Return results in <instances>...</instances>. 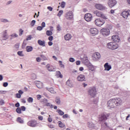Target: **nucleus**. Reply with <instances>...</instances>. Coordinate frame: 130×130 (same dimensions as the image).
I'll return each instance as SVG.
<instances>
[{
	"mask_svg": "<svg viewBox=\"0 0 130 130\" xmlns=\"http://www.w3.org/2000/svg\"><path fill=\"white\" fill-rule=\"evenodd\" d=\"M48 40L50 41H52V40H53V37L51 36H50V37H49V38H48Z\"/></svg>",
	"mask_w": 130,
	"mask_h": 130,
	"instance_id": "57",
	"label": "nucleus"
},
{
	"mask_svg": "<svg viewBox=\"0 0 130 130\" xmlns=\"http://www.w3.org/2000/svg\"><path fill=\"white\" fill-rule=\"evenodd\" d=\"M69 61H70V62H74L75 61V58H73V57H71L69 58Z\"/></svg>",
	"mask_w": 130,
	"mask_h": 130,
	"instance_id": "52",
	"label": "nucleus"
},
{
	"mask_svg": "<svg viewBox=\"0 0 130 130\" xmlns=\"http://www.w3.org/2000/svg\"><path fill=\"white\" fill-rule=\"evenodd\" d=\"M59 127H64V124L63 123H62V122H60L59 123Z\"/></svg>",
	"mask_w": 130,
	"mask_h": 130,
	"instance_id": "51",
	"label": "nucleus"
},
{
	"mask_svg": "<svg viewBox=\"0 0 130 130\" xmlns=\"http://www.w3.org/2000/svg\"><path fill=\"white\" fill-rule=\"evenodd\" d=\"M31 39H32V36L29 35V36H27L26 40L27 41H28V40H31Z\"/></svg>",
	"mask_w": 130,
	"mask_h": 130,
	"instance_id": "48",
	"label": "nucleus"
},
{
	"mask_svg": "<svg viewBox=\"0 0 130 130\" xmlns=\"http://www.w3.org/2000/svg\"><path fill=\"white\" fill-rule=\"evenodd\" d=\"M64 38L67 41L71 40L72 38V35H71V34H67L66 35L64 36Z\"/></svg>",
	"mask_w": 130,
	"mask_h": 130,
	"instance_id": "23",
	"label": "nucleus"
},
{
	"mask_svg": "<svg viewBox=\"0 0 130 130\" xmlns=\"http://www.w3.org/2000/svg\"><path fill=\"white\" fill-rule=\"evenodd\" d=\"M56 75L57 76H58L59 78H62V75H61V73H60V72L57 71L56 72Z\"/></svg>",
	"mask_w": 130,
	"mask_h": 130,
	"instance_id": "35",
	"label": "nucleus"
},
{
	"mask_svg": "<svg viewBox=\"0 0 130 130\" xmlns=\"http://www.w3.org/2000/svg\"><path fill=\"white\" fill-rule=\"evenodd\" d=\"M65 18H66L67 20H72L74 18L73 12L72 11L68 12L65 14Z\"/></svg>",
	"mask_w": 130,
	"mask_h": 130,
	"instance_id": "10",
	"label": "nucleus"
},
{
	"mask_svg": "<svg viewBox=\"0 0 130 130\" xmlns=\"http://www.w3.org/2000/svg\"><path fill=\"white\" fill-rule=\"evenodd\" d=\"M88 68L89 71H91V72H94V70H95V68H94V66H93L91 64L88 65Z\"/></svg>",
	"mask_w": 130,
	"mask_h": 130,
	"instance_id": "27",
	"label": "nucleus"
},
{
	"mask_svg": "<svg viewBox=\"0 0 130 130\" xmlns=\"http://www.w3.org/2000/svg\"><path fill=\"white\" fill-rule=\"evenodd\" d=\"M60 7H61V8H64V7H66V2H62L61 3Z\"/></svg>",
	"mask_w": 130,
	"mask_h": 130,
	"instance_id": "45",
	"label": "nucleus"
},
{
	"mask_svg": "<svg viewBox=\"0 0 130 130\" xmlns=\"http://www.w3.org/2000/svg\"><path fill=\"white\" fill-rule=\"evenodd\" d=\"M16 98H21V95L19 93H16Z\"/></svg>",
	"mask_w": 130,
	"mask_h": 130,
	"instance_id": "64",
	"label": "nucleus"
},
{
	"mask_svg": "<svg viewBox=\"0 0 130 130\" xmlns=\"http://www.w3.org/2000/svg\"><path fill=\"white\" fill-rule=\"evenodd\" d=\"M66 85L67 86H69V87H70V88H73L74 87V84H73V82L69 79L67 82H66Z\"/></svg>",
	"mask_w": 130,
	"mask_h": 130,
	"instance_id": "22",
	"label": "nucleus"
},
{
	"mask_svg": "<svg viewBox=\"0 0 130 130\" xmlns=\"http://www.w3.org/2000/svg\"><path fill=\"white\" fill-rule=\"evenodd\" d=\"M121 16L124 18V19H127L128 17V16H130V11H123L121 13Z\"/></svg>",
	"mask_w": 130,
	"mask_h": 130,
	"instance_id": "12",
	"label": "nucleus"
},
{
	"mask_svg": "<svg viewBox=\"0 0 130 130\" xmlns=\"http://www.w3.org/2000/svg\"><path fill=\"white\" fill-rule=\"evenodd\" d=\"M9 85V83L8 82H4L3 83V86L4 87H8V85Z\"/></svg>",
	"mask_w": 130,
	"mask_h": 130,
	"instance_id": "59",
	"label": "nucleus"
},
{
	"mask_svg": "<svg viewBox=\"0 0 130 130\" xmlns=\"http://www.w3.org/2000/svg\"><path fill=\"white\" fill-rule=\"evenodd\" d=\"M38 43L39 45H40L41 46H45V41H42L41 40H39L38 41Z\"/></svg>",
	"mask_w": 130,
	"mask_h": 130,
	"instance_id": "24",
	"label": "nucleus"
},
{
	"mask_svg": "<svg viewBox=\"0 0 130 130\" xmlns=\"http://www.w3.org/2000/svg\"><path fill=\"white\" fill-rule=\"evenodd\" d=\"M112 40L114 42H119V41L120 40L119 39V38H118V36H117V35L113 36L112 37Z\"/></svg>",
	"mask_w": 130,
	"mask_h": 130,
	"instance_id": "19",
	"label": "nucleus"
},
{
	"mask_svg": "<svg viewBox=\"0 0 130 130\" xmlns=\"http://www.w3.org/2000/svg\"><path fill=\"white\" fill-rule=\"evenodd\" d=\"M52 34V31L51 30L46 31V35H47V36H51Z\"/></svg>",
	"mask_w": 130,
	"mask_h": 130,
	"instance_id": "32",
	"label": "nucleus"
},
{
	"mask_svg": "<svg viewBox=\"0 0 130 130\" xmlns=\"http://www.w3.org/2000/svg\"><path fill=\"white\" fill-rule=\"evenodd\" d=\"M43 29V27L41 26H39L37 27V30L39 31H41Z\"/></svg>",
	"mask_w": 130,
	"mask_h": 130,
	"instance_id": "49",
	"label": "nucleus"
},
{
	"mask_svg": "<svg viewBox=\"0 0 130 130\" xmlns=\"http://www.w3.org/2000/svg\"><path fill=\"white\" fill-rule=\"evenodd\" d=\"M55 102L58 105H59V104H60V99H59V98H56V100H55Z\"/></svg>",
	"mask_w": 130,
	"mask_h": 130,
	"instance_id": "42",
	"label": "nucleus"
},
{
	"mask_svg": "<svg viewBox=\"0 0 130 130\" xmlns=\"http://www.w3.org/2000/svg\"><path fill=\"white\" fill-rule=\"evenodd\" d=\"M94 7L95 9L99 10L100 11H105V9H106V7L101 4H96L95 5Z\"/></svg>",
	"mask_w": 130,
	"mask_h": 130,
	"instance_id": "8",
	"label": "nucleus"
},
{
	"mask_svg": "<svg viewBox=\"0 0 130 130\" xmlns=\"http://www.w3.org/2000/svg\"><path fill=\"white\" fill-rule=\"evenodd\" d=\"M17 122L19 123H24V120L21 118V117L17 118Z\"/></svg>",
	"mask_w": 130,
	"mask_h": 130,
	"instance_id": "30",
	"label": "nucleus"
},
{
	"mask_svg": "<svg viewBox=\"0 0 130 130\" xmlns=\"http://www.w3.org/2000/svg\"><path fill=\"white\" fill-rule=\"evenodd\" d=\"M27 102L28 103H33V98L29 97L27 99Z\"/></svg>",
	"mask_w": 130,
	"mask_h": 130,
	"instance_id": "34",
	"label": "nucleus"
},
{
	"mask_svg": "<svg viewBox=\"0 0 130 130\" xmlns=\"http://www.w3.org/2000/svg\"><path fill=\"white\" fill-rule=\"evenodd\" d=\"M84 19L87 22H90L92 20V15L90 13L86 14L84 16Z\"/></svg>",
	"mask_w": 130,
	"mask_h": 130,
	"instance_id": "14",
	"label": "nucleus"
},
{
	"mask_svg": "<svg viewBox=\"0 0 130 130\" xmlns=\"http://www.w3.org/2000/svg\"><path fill=\"white\" fill-rule=\"evenodd\" d=\"M101 18H102L104 20H107V17L103 14L102 15V16H101Z\"/></svg>",
	"mask_w": 130,
	"mask_h": 130,
	"instance_id": "46",
	"label": "nucleus"
},
{
	"mask_svg": "<svg viewBox=\"0 0 130 130\" xmlns=\"http://www.w3.org/2000/svg\"><path fill=\"white\" fill-rule=\"evenodd\" d=\"M92 59L93 60H94L95 61L98 60L100 57H101V55H100V53L98 52L94 53L92 56Z\"/></svg>",
	"mask_w": 130,
	"mask_h": 130,
	"instance_id": "11",
	"label": "nucleus"
},
{
	"mask_svg": "<svg viewBox=\"0 0 130 130\" xmlns=\"http://www.w3.org/2000/svg\"><path fill=\"white\" fill-rule=\"evenodd\" d=\"M27 124L31 127H36L38 123H37V121L36 120H30L27 123Z\"/></svg>",
	"mask_w": 130,
	"mask_h": 130,
	"instance_id": "7",
	"label": "nucleus"
},
{
	"mask_svg": "<svg viewBox=\"0 0 130 130\" xmlns=\"http://www.w3.org/2000/svg\"><path fill=\"white\" fill-rule=\"evenodd\" d=\"M35 23H36V21H35V20H33L31 21V22H30V25L31 26V27H34V26L35 25Z\"/></svg>",
	"mask_w": 130,
	"mask_h": 130,
	"instance_id": "41",
	"label": "nucleus"
},
{
	"mask_svg": "<svg viewBox=\"0 0 130 130\" xmlns=\"http://www.w3.org/2000/svg\"><path fill=\"white\" fill-rule=\"evenodd\" d=\"M101 33L103 36H108L110 34V30L108 28H104L101 30Z\"/></svg>",
	"mask_w": 130,
	"mask_h": 130,
	"instance_id": "5",
	"label": "nucleus"
},
{
	"mask_svg": "<svg viewBox=\"0 0 130 130\" xmlns=\"http://www.w3.org/2000/svg\"><path fill=\"white\" fill-rule=\"evenodd\" d=\"M26 45H27V43L25 41H23L22 45V48L24 49L25 47H26Z\"/></svg>",
	"mask_w": 130,
	"mask_h": 130,
	"instance_id": "36",
	"label": "nucleus"
},
{
	"mask_svg": "<svg viewBox=\"0 0 130 130\" xmlns=\"http://www.w3.org/2000/svg\"><path fill=\"white\" fill-rule=\"evenodd\" d=\"M115 101L114 99H112L108 101V106L110 108H114L115 107Z\"/></svg>",
	"mask_w": 130,
	"mask_h": 130,
	"instance_id": "6",
	"label": "nucleus"
},
{
	"mask_svg": "<svg viewBox=\"0 0 130 130\" xmlns=\"http://www.w3.org/2000/svg\"><path fill=\"white\" fill-rule=\"evenodd\" d=\"M10 39L11 40H12L14 39V38H17V37H18V35H17L16 34H13L11 35H10Z\"/></svg>",
	"mask_w": 130,
	"mask_h": 130,
	"instance_id": "29",
	"label": "nucleus"
},
{
	"mask_svg": "<svg viewBox=\"0 0 130 130\" xmlns=\"http://www.w3.org/2000/svg\"><path fill=\"white\" fill-rule=\"evenodd\" d=\"M45 22H43L41 24V26L43 28L45 27Z\"/></svg>",
	"mask_w": 130,
	"mask_h": 130,
	"instance_id": "62",
	"label": "nucleus"
},
{
	"mask_svg": "<svg viewBox=\"0 0 130 130\" xmlns=\"http://www.w3.org/2000/svg\"><path fill=\"white\" fill-rule=\"evenodd\" d=\"M87 126L89 128H93L94 127V124L92 122H88L87 123Z\"/></svg>",
	"mask_w": 130,
	"mask_h": 130,
	"instance_id": "28",
	"label": "nucleus"
},
{
	"mask_svg": "<svg viewBox=\"0 0 130 130\" xmlns=\"http://www.w3.org/2000/svg\"><path fill=\"white\" fill-rule=\"evenodd\" d=\"M48 126L50 128H54V126H53V125H52V124H48Z\"/></svg>",
	"mask_w": 130,
	"mask_h": 130,
	"instance_id": "61",
	"label": "nucleus"
},
{
	"mask_svg": "<svg viewBox=\"0 0 130 130\" xmlns=\"http://www.w3.org/2000/svg\"><path fill=\"white\" fill-rule=\"evenodd\" d=\"M57 112L59 114V115L62 116L63 114H64V112L63 111H61V110H57Z\"/></svg>",
	"mask_w": 130,
	"mask_h": 130,
	"instance_id": "31",
	"label": "nucleus"
},
{
	"mask_svg": "<svg viewBox=\"0 0 130 130\" xmlns=\"http://www.w3.org/2000/svg\"><path fill=\"white\" fill-rule=\"evenodd\" d=\"M69 117V115L65 114L64 115H63L62 118H68Z\"/></svg>",
	"mask_w": 130,
	"mask_h": 130,
	"instance_id": "58",
	"label": "nucleus"
},
{
	"mask_svg": "<svg viewBox=\"0 0 130 130\" xmlns=\"http://www.w3.org/2000/svg\"><path fill=\"white\" fill-rule=\"evenodd\" d=\"M47 9L49 10V11H50V12H52V10H53V8L50 6L48 7Z\"/></svg>",
	"mask_w": 130,
	"mask_h": 130,
	"instance_id": "55",
	"label": "nucleus"
},
{
	"mask_svg": "<svg viewBox=\"0 0 130 130\" xmlns=\"http://www.w3.org/2000/svg\"><path fill=\"white\" fill-rule=\"evenodd\" d=\"M18 93L21 95H22V94L24 93V91H23L22 90H19L18 91Z\"/></svg>",
	"mask_w": 130,
	"mask_h": 130,
	"instance_id": "60",
	"label": "nucleus"
},
{
	"mask_svg": "<svg viewBox=\"0 0 130 130\" xmlns=\"http://www.w3.org/2000/svg\"><path fill=\"white\" fill-rule=\"evenodd\" d=\"M47 90H48V91H49L50 93H54V92L52 88H47Z\"/></svg>",
	"mask_w": 130,
	"mask_h": 130,
	"instance_id": "44",
	"label": "nucleus"
},
{
	"mask_svg": "<svg viewBox=\"0 0 130 130\" xmlns=\"http://www.w3.org/2000/svg\"><path fill=\"white\" fill-rule=\"evenodd\" d=\"M105 23V21L102 19H97L95 20L94 24L96 26H98L99 27H101L102 25H104Z\"/></svg>",
	"mask_w": 130,
	"mask_h": 130,
	"instance_id": "4",
	"label": "nucleus"
},
{
	"mask_svg": "<svg viewBox=\"0 0 130 130\" xmlns=\"http://www.w3.org/2000/svg\"><path fill=\"white\" fill-rule=\"evenodd\" d=\"M15 107H18V108L20 107V103H17L16 104H15Z\"/></svg>",
	"mask_w": 130,
	"mask_h": 130,
	"instance_id": "63",
	"label": "nucleus"
},
{
	"mask_svg": "<svg viewBox=\"0 0 130 130\" xmlns=\"http://www.w3.org/2000/svg\"><path fill=\"white\" fill-rule=\"evenodd\" d=\"M16 111L18 113V114H21V113H22V110L21 109V108H17Z\"/></svg>",
	"mask_w": 130,
	"mask_h": 130,
	"instance_id": "33",
	"label": "nucleus"
},
{
	"mask_svg": "<svg viewBox=\"0 0 130 130\" xmlns=\"http://www.w3.org/2000/svg\"><path fill=\"white\" fill-rule=\"evenodd\" d=\"M20 109H21V110L22 111H26V107H25V106H21L20 108Z\"/></svg>",
	"mask_w": 130,
	"mask_h": 130,
	"instance_id": "54",
	"label": "nucleus"
},
{
	"mask_svg": "<svg viewBox=\"0 0 130 130\" xmlns=\"http://www.w3.org/2000/svg\"><path fill=\"white\" fill-rule=\"evenodd\" d=\"M17 54L19 56H24V54H23V51H18L17 52Z\"/></svg>",
	"mask_w": 130,
	"mask_h": 130,
	"instance_id": "39",
	"label": "nucleus"
},
{
	"mask_svg": "<svg viewBox=\"0 0 130 130\" xmlns=\"http://www.w3.org/2000/svg\"><path fill=\"white\" fill-rule=\"evenodd\" d=\"M114 100L115 101L116 106H119V105L122 104V100L120 98L114 99Z\"/></svg>",
	"mask_w": 130,
	"mask_h": 130,
	"instance_id": "13",
	"label": "nucleus"
},
{
	"mask_svg": "<svg viewBox=\"0 0 130 130\" xmlns=\"http://www.w3.org/2000/svg\"><path fill=\"white\" fill-rule=\"evenodd\" d=\"M110 116V114L106 112H104L99 115L98 119L100 123H104L106 126H107V122H105L107 121Z\"/></svg>",
	"mask_w": 130,
	"mask_h": 130,
	"instance_id": "1",
	"label": "nucleus"
},
{
	"mask_svg": "<svg viewBox=\"0 0 130 130\" xmlns=\"http://www.w3.org/2000/svg\"><path fill=\"white\" fill-rule=\"evenodd\" d=\"M90 32L93 36L97 35L98 34V29L96 28H91L90 29Z\"/></svg>",
	"mask_w": 130,
	"mask_h": 130,
	"instance_id": "16",
	"label": "nucleus"
},
{
	"mask_svg": "<svg viewBox=\"0 0 130 130\" xmlns=\"http://www.w3.org/2000/svg\"><path fill=\"white\" fill-rule=\"evenodd\" d=\"M8 35H7V32H5L3 36V40H7L8 39Z\"/></svg>",
	"mask_w": 130,
	"mask_h": 130,
	"instance_id": "37",
	"label": "nucleus"
},
{
	"mask_svg": "<svg viewBox=\"0 0 130 130\" xmlns=\"http://www.w3.org/2000/svg\"><path fill=\"white\" fill-rule=\"evenodd\" d=\"M58 62L59 63V66H60V68H63V69H64V65L63 64H62V61L60 60L58 61Z\"/></svg>",
	"mask_w": 130,
	"mask_h": 130,
	"instance_id": "38",
	"label": "nucleus"
},
{
	"mask_svg": "<svg viewBox=\"0 0 130 130\" xmlns=\"http://www.w3.org/2000/svg\"><path fill=\"white\" fill-rule=\"evenodd\" d=\"M93 14H94V15H96L97 17H100V18H101V16H102V15L103 14L102 12L99 11L98 10L93 11Z\"/></svg>",
	"mask_w": 130,
	"mask_h": 130,
	"instance_id": "20",
	"label": "nucleus"
},
{
	"mask_svg": "<svg viewBox=\"0 0 130 130\" xmlns=\"http://www.w3.org/2000/svg\"><path fill=\"white\" fill-rule=\"evenodd\" d=\"M77 80L81 82H83V81H86V80H85V77L83 75H80L79 76H78L77 77Z\"/></svg>",
	"mask_w": 130,
	"mask_h": 130,
	"instance_id": "18",
	"label": "nucleus"
},
{
	"mask_svg": "<svg viewBox=\"0 0 130 130\" xmlns=\"http://www.w3.org/2000/svg\"><path fill=\"white\" fill-rule=\"evenodd\" d=\"M26 50L27 52H31L33 50V47L30 46H27L26 47Z\"/></svg>",
	"mask_w": 130,
	"mask_h": 130,
	"instance_id": "25",
	"label": "nucleus"
},
{
	"mask_svg": "<svg viewBox=\"0 0 130 130\" xmlns=\"http://www.w3.org/2000/svg\"><path fill=\"white\" fill-rule=\"evenodd\" d=\"M0 22L2 23H9L10 21L7 18H0Z\"/></svg>",
	"mask_w": 130,
	"mask_h": 130,
	"instance_id": "26",
	"label": "nucleus"
},
{
	"mask_svg": "<svg viewBox=\"0 0 130 130\" xmlns=\"http://www.w3.org/2000/svg\"><path fill=\"white\" fill-rule=\"evenodd\" d=\"M88 93L91 98H94L96 96V94H97V91L95 87H90L88 89Z\"/></svg>",
	"mask_w": 130,
	"mask_h": 130,
	"instance_id": "3",
	"label": "nucleus"
},
{
	"mask_svg": "<svg viewBox=\"0 0 130 130\" xmlns=\"http://www.w3.org/2000/svg\"><path fill=\"white\" fill-rule=\"evenodd\" d=\"M14 47H15V48H16V49H19V48L20 47V44L17 43V44H15L14 45Z\"/></svg>",
	"mask_w": 130,
	"mask_h": 130,
	"instance_id": "47",
	"label": "nucleus"
},
{
	"mask_svg": "<svg viewBox=\"0 0 130 130\" xmlns=\"http://www.w3.org/2000/svg\"><path fill=\"white\" fill-rule=\"evenodd\" d=\"M44 101H45L46 106H47L48 107H50V108H51V109L53 108V105H52L50 103L47 102V99H45Z\"/></svg>",
	"mask_w": 130,
	"mask_h": 130,
	"instance_id": "21",
	"label": "nucleus"
},
{
	"mask_svg": "<svg viewBox=\"0 0 130 130\" xmlns=\"http://www.w3.org/2000/svg\"><path fill=\"white\" fill-rule=\"evenodd\" d=\"M41 57L42 58L43 60H47V58L44 55H41Z\"/></svg>",
	"mask_w": 130,
	"mask_h": 130,
	"instance_id": "43",
	"label": "nucleus"
},
{
	"mask_svg": "<svg viewBox=\"0 0 130 130\" xmlns=\"http://www.w3.org/2000/svg\"><path fill=\"white\" fill-rule=\"evenodd\" d=\"M46 67L49 72H55V68L50 64H47Z\"/></svg>",
	"mask_w": 130,
	"mask_h": 130,
	"instance_id": "15",
	"label": "nucleus"
},
{
	"mask_svg": "<svg viewBox=\"0 0 130 130\" xmlns=\"http://www.w3.org/2000/svg\"><path fill=\"white\" fill-rule=\"evenodd\" d=\"M116 4H117L116 0H109L108 2V5L110 8H113L116 6Z\"/></svg>",
	"mask_w": 130,
	"mask_h": 130,
	"instance_id": "9",
	"label": "nucleus"
},
{
	"mask_svg": "<svg viewBox=\"0 0 130 130\" xmlns=\"http://www.w3.org/2000/svg\"><path fill=\"white\" fill-rule=\"evenodd\" d=\"M107 47L109 49L115 50V49H117V48H118V45L115 43V42H111L107 44Z\"/></svg>",
	"mask_w": 130,
	"mask_h": 130,
	"instance_id": "2",
	"label": "nucleus"
},
{
	"mask_svg": "<svg viewBox=\"0 0 130 130\" xmlns=\"http://www.w3.org/2000/svg\"><path fill=\"white\" fill-rule=\"evenodd\" d=\"M83 60H85L86 62H88V61H89V60L88 59V57H84L83 58Z\"/></svg>",
	"mask_w": 130,
	"mask_h": 130,
	"instance_id": "56",
	"label": "nucleus"
},
{
	"mask_svg": "<svg viewBox=\"0 0 130 130\" xmlns=\"http://www.w3.org/2000/svg\"><path fill=\"white\" fill-rule=\"evenodd\" d=\"M63 13V11L60 10L59 11L58 13L57 14L58 17H60L61 16V15H62Z\"/></svg>",
	"mask_w": 130,
	"mask_h": 130,
	"instance_id": "40",
	"label": "nucleus"
},
{
	"mask_svg": "<svg viewBox=\"0 0 130 130\" xmlns=\"http://www.w3.org/2000/svg\"><path fill=\"white\" fill-rule=\"evenodd\" d=\"M19 31V36H22V35H23V32H24V30H22V29H20Z\"/></svg>",
	"mask_w": 130,
	"mask_h": 130,
	"instance_id": "53",
	"label": "nucleus"
},
{
	"mask_svg": "<svg viewBox=\"0 0 130 130\" xmlns=\"http://www.w3.org/2000/svg\"><path fill=\"white\" fill-rule=\"evenodd\" d=\"M5 104V101L3 99L0 100V105H4Z\"/></svg>",
	"mask_w": 130,
	"mask_h": 130,
	"instance_id": "50",
	"label": "nucleus"
},
{
	"mask_svg": "<svg viewBox=\"0 0 130 130\" xmlns=\"http://www.w3.org/2000/svg\"><path fill=\"white\" fill-rule=\"evenodd\" d=\"M105 71H110L112 69L111 65L109 64L108 62L104 64Z\"/></svg>",
	"mask_w": 130,
	"mask_h": 130,
	"instance_id": "17",
	"label": "nucleus"
}]
</instances>
